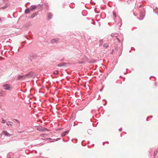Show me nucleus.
<instances>
[{"instance_id":"1","label":"nucleus","mask_w":158,"mask_h":158,"mask_svg":"<svg viewBox=\"0 0 158 158\" xmlns=\"http://www.w3.org/2000/svg\"><path fill=\"white\" fill-rule=\"evenodd\" d=\"M38 57V56L34 52H32L29 54L28 59L31 62H32L33 60H36Z\"/></svg>"},{"instance_id":"2","label":"nucleus","mask_w":158,"mask_h":158,"mask_svg":"<svg viewBox=\"0 0 158 158\" xmlns=\"http://www.w3.org/2000/svg\"><path fill=\"white\" fill-rule=\"evenodd\" d=\"M139 8H140V10L139 9V10H140V16H141L139 18V19L142 20L144 17L145 11L144 8H142L141 5L139 6Z\"/></svg>"},{"instance_id":"3","label":"nucleus","mask_w":158,"mask_h":158,"mask_svg":"<svg viewBox=\"0 0 158 158\" xmlns=\"http://www.w3.org/2000/svg\"><path fill=\"white\" fill-rule=\"evenodd\" d=\"M43 6V4H39L37 5V6L36 5H32L31 6V8L30 10H31V11L34 10L36 9L37 8L39 9L40 10H41L42 9V7Z\"/></svg>"},{"instance_id":"4","label":"nucleus","mask_w":158,"mask_h":158,"mask_svg":"<svg viewBox=\"0 0 158 158\" xmlns=\"http://www.w3.org/2000/svg\"><path fill=\"white\" fill-rule=\"evenodd\" d=\"M25 75V77H26V78L27 77L31 78L33 77H35V74L34 72L31 71L29 72L28 73L26 74Z\"/></svg>"},{"instance_id":"5","label":"nucleus","mask_w":158,"mask_h":158,"mask_svg":"<svg viewBox=\"0 0 158 158\" xmlns=\"http://www.w3.org/2000/svg\"><path fill=\"white\" fill-rule=\"evenodd\" d=\"M114 20L116 23L118 24H119L120 27H121L122 25V20L119 17H118L116 19H114Z\"/></svg>"},{"instance_id":"6","label":"nucleus","mask_w":158,"mask_h":158,"mask_svg":"<svg viewBox=\"0 0 158 158\" xmlns=\"http://www.w3.org/2000/svg\"><path fill=\"white\" fill-rule=\"evenodd\" d=\"M2 87L5 90H10L11 89V88L10 87V85L8 84L3 85Z\"/></svg>"},{"instance_id":"7","label":"nucleus","mask_w":158,"mask_h":158,"mask_svg":"<svg viewBox=\"0 0 158 158\" xmlns=\"http://www.w3.org/2000/svg\"><path fill=\"white\" fill-rule=\"evenodd\" d=\"M59 40L60 39L58 38H54L51 40L50 41V43L52 44L57 43L59 41Z\"/></svg>"},{"instance_id":"8","label":"nucleus","mask_w":158,"mask_h":158,"mask_svg":"<svg viewBox=\"0 0 158 158\" xmlns=\"http://www.w3.org/2000/svg\"><path fill=\"white\" fill-rule=\"evenodd\" d=\"M26 78V77L25 76L19 75L17 77V79L18 80H24Z\"/></svg>"},{"instance_id":"9","label":"nucleus","mask_w":158,"mask_h":158,"mask_svg":"<svg viewBox=\"0 0 158 158\" xmlns=\"http://www.w3.org/2000/svg\"><path fill=\"white\" fill-rule=\"evenodd\" d=\"M50 131V130L49 129H48L46 128L42 127H41V129H40V131Z\"/></svg>"},{"instance_id":"10","label":"nucleus","mask_w":158,"mask_h":158,"mask_svg":"<svg viewBox=\"0 0 158 158\" xmlns=\"http://www.w3.org/2000/svg\"><path fill=\"white\" fill-rule=\"evenodd\" d=\"M47 16L48 19V20H49L52 18V14L51 12L48 13Z\"/></svg>"},{"instance_id":"11","label":"nucleus","mask_w":158,"mask_h":158,"mask_svg":"<svg viewBox=\"0 0 158 158\" xmlns=\"http://www.w3.org/2000/svg\"><path fill=\"white\" fill-rule=\"evenodd\" d=\"M69 130H67V131H64V132L63 133H62L61 134V136L64 137V136H65L66 135H67L69 133Z\"/></svg>"},{"instance_id":"12","label":"nucleus","mask_w":158,"mask_h":158,"mask_svg":"<svg viewBox=\"0 0 158 158\" xmlns=\"http://www.w3.org/2000/svg\"><path fill=\"white\" fill-rule=\"evenodd\" d=\"M41 139L43 140H48V142H54L53 141H52V139L50 138H48L46 139H43L41 138Z\"/></svg>"},{"instance_id":"13","label":"nucleus","mask_w":158,"mask_h":158,"mask_svg":"<svg viewBox=\"0 0 158 158\" xmlns=\"http://www.w3.org/2000/svg\"><path fill=\"white\" fill-rule=\"evenodd\" d=\"M2 133L6 136H10L11 135L8 132H7L6 131H3L2 132Z\"/></svg>"},{"instance_id":"14","label":"nucleus","mask_w":158,"mask_h":158,"mask_svg":"<svg viewBox=\"0 0 158 158\" xmlns=\"http://www.w3.org/2000/svg\"><path fill=\"white\" fill-rule=\"evenodd\" d=\"M29 8H27L25 9V14H27L29 13L31 11V10Z\"/></svg>"},{"instance_id":"15","label":"nucleus","mask_w":158,"mask_h":158,"mask_svg":"<svg viewBox=\"0 0 158 158\" xmlns=\"http://www.w3.org/2000/svg\"><path fill=\"white\" fill-rule=\"evenodd\" d=\"M38 14V12H35V13H34L33 14H32L30 17V18H33L34 17L36 16Z\"/></svg>"},{"instance_id":"16","label":"nucleus","mask_w":158,"mask_h":158,"mask_svg":"<svg viewBox=\"0 0 158 158\" xmlns=\"http://www.w3.org/2000/svg\"><path fill=\"white\" fill-rule=\"evenodd\" d=\"M67 64V63H63L62 64H58L57 65V67H61L65 66Z\"/></svg>"},{"instance_id":"17","label":"nucleus","mask_w":158,"mask_h":158,"mask_svg":"<svg viewBox=\"0 0 158 158\" xmlns=\"http://www.w3.org/2000/svg\"><path fill=\"white\" fill-rule=\"evenodd\" d=\"M44 6H45L47 10H49V6H48V3H44Z\"/></svg>"},{"instance_id":"18","label":"nucleus","mask_w":158,"mask_h":158,"mask_svg":"<svg viewBox=\"0 0 158 158\" xmlns=\"http://www.w3.org/2000/svg\"><path fill=\"white\" fill-rule=\"evenodd\" d=\"M113 16L114 17V19H116V18H118V17H119L118 16H116V13L115 12H114V11H113Z\"/></svg>"},{"instance_id":"19","label":"nucleus","mask_w":158,"mask_h":158,"mask_svg":"<svg viewBox=\"0 0 158 158\" xmlns=\"http://www.w3.org/2000/svg\"><path fill=\"white\" fill-rule=\"evenodd\" d=\"M8 123H6V125L9 127H11L13 123L11 122H8Z\"/></svg>"},{"instance_id":"20","label":"nucleus","mask_w":158,"mask_h":158,"mask_svg":"<svg viewBox=\"0 0 158 158\" xmlns=\"http://www.w3.org/2000/svg\"><path fill=\"white\" fill-rule=\"evenodd\" d=\"M10 5V4L8 2L6 3L5 5L3 7H2V8H6L9 5Z\"/></svg>"},{"instance_id":"21","label":"nucleus","mask_w":158,"mask_h":158,"mask_svg":"<svg viewBox=\"0 0 158 158\" xmlns=\"http://www.w3.org/2000/svg\"><path fill=\"white\" fill-rule=\"evenodd\" d=\"M6 20V18L5 17H0V22H2L5 21Z\"/></svg>"},{"instance_id":"22","label":"nucleus","mask_w":158,"mask_h":158,"mask_svg":"<svg viewBox=\"0 0 158 158\" xmlns=\"http://www.w3.org/2000/svg\"><path fill=\"white\" fill-rule=\"evenodd\" d=\"M111 36L112 37H117L118 36V34L116 33H113L111 34Z\"/></svg>"},{"instance_id":"23","label":"nucleus","mask_w":158,"mask_h":158,"mask_svg":"<svg viewBox=\"0 0 158 158\" xmlns=\"http://www.w3.org/2000/svg\"><path fill=\"white\" fill-rule=\"evenodd\" d=\"M53 73L55 75H56L59 73V71L58 70H56L53 72Z\"/></svg>"},{"instance_id":"24","label":"nucleus","mask_w":158,"mask_h":158,"mask_svg":"<svg viewBox=\"0 0 158 158\" xmlns=\"http://www.w3.org/2000/svg\"><path fill=\"white\" fill-rule=\"evenodd\" d=\"M1 94L2 96H4L6 95V93L4 91H2L1 92Z\"/></svg>"},{"instance_id":"25","label":"nucleus","mask_w":158,"mask_h":158,"mask_svg":"<svg viewBox=\"0 0 158 158\" xmlns=\"http://www.w3.org/2000/svg\"><path fill=\"white\" fill-rule=\"evenodd\" d=\"M124 2H127L128 4H129L131 2V0H124Z\"/></svg>"},{"instance_id":"26","label":"nucleus","mask_w":158,"mask_h":158,"mask_svg":"<svg viewBox=\"0 0 158 158\" xmlns=\"http://www.w3.org/2000/svg\"><path fill=\"white\" fill-rule=\"evenodd\" d=\"M40 136L41 137H45L47 136V134H40Z\"/></svg>"},{"instance_id":"27","label":"nucleus","mask_w":158,"mask_h":158,"mask_svg":"<svg viewBox=\"0 0 158 158\" xmlns=\"http://www.w3.org/2000/svg\"><path fill=\"white\" fill-rule=\"evenodd\" d=\"M99 43H100L99 44V46H101L102 45L103 41H102V40H100L99 41Z\"/></svg>"},{"instance_id":"28","label":"nucleus","mask_w":158,"mask_h":158,"mask_svg":"<svg viewBox=\"0 0 158 158\" xmlns=\"http://www.w3.org/2000/svg\"><path fill=\"white\" fill-rule=\"evenodd\" d=\"M108 47V44H107L105 43L103 45V47L106 48H107Z\"/></svg>"},{"instance_id":"29","label":"nucleus","mask_w":158,"mask_h":158,"mask_svg":"<svg viewBox=\"0 0 158 158\" xmlns=\"http://www.w3.org/2000/svg\"><path fill=\"white\" fill-rule=\"evenodd\" d=\"M153 10L155 13H158V8H157L156 7V9H153Z\"/></svg>"},{"instance_id":"30","label":"nucleus","mask_w":158,"mask_h":158,"mask_svg":"<svg viewBox=\"0 0 158 158\" xmlns=\"http://www.w3.org/2000/svg\"><path fill=\"white\" fill-rule=\"evenodd\" d=\"M133 15L134 16H135L137 18H138V14L137 13H135L134 12H133Z\"/></svg>"},{"instance_id":"31","label":"nucleus","mask_w":158,"mask_h":158,"mask_svg":"<svg viewBox=\"0 0 158 158\" xmlns=\"http://www.w3.org/2000/svg\"><path fill=\"white\" fill-rule=\"evenodd\" d=\"M6 120L2 118V123H6Z\"/></svg>"},{"instance_id":"32","label":"nucleus","mask_w":158,"mask_h":158,"mask_svg":"<svg viewBox=\"0 0 158 158\" xmlns=\"http://www.w3.org/2000/svg\"><path fill=\"white\" fill-rule=\"evenodd\" d=\"M61 139V138H57L56 139H54V140L53 141H57L59 140H60Z\"/></svg>"},{"instance_id":"33","label":"nucleus","mask_w":158,"mask_h":158,"mask_svg":"<svg viewBox=\"0 0 158 158\" xmlns=\"http://www.w3.org/2000/svg\"><path fill=\"white\" fill-rule=\"evenodd\" d=\"M105 143H107V144H108L109 143V142H108V141H106L105 142H103V143H102V144L103 145H104Z\"/></svg>"},{"instance_id":"34","label":"nucleus","mask_w":158,"mask_h":158,"mask_svg":"<svg viewBox=\"0 0 158 158\" xmlns=\"http://www.w3.org/2000/svg\"><path fill=\"white\" fill-rule=\"evenodd\" d=\"M157 151L155 150V151L154 152V156L156 155L157 154Z\"/></svg>"},{"instance_id":"35","label":"nucleus","mask_w":158,"mask_h":158,"mask_svg":"<svg viewBox=\"0 0 158 158\" xmlns=\"http://www.w3.org/2000/svg\"><path fill=\"white\" fill-rule=\"evenodd\" d=\"M14 119L17 122H18V123H19V120H18V119Z\"/></svg>"},{"instance_id":"36","label":"nucleus","mask_w":158,"mask_h":158,"mask_svg":"<svg viewBox=\"0 0 158 158\" xmlns=\"http://www.w3.org/2000/svg\"><path fill=\"white\" fill-rule=\"evenodd\" d=\"M40 129H41V127H37V129L38 130H39L40 131Z\"/></svg>"},{"instance_id":"37","label":"nucleus","mask_w":158,"mask_h":158,"mask_svg":"<svg viewBox=\"0 0 158 158\" xmlns=\"http://www.w3.org/2000/svg\"><path fill=\"white\" fill-rule=\"evenodd\" d=\"M103 100H105V102H106V103L105 104H104V105L105 106V105H106V104L107 103V102L106 100H105V99H104Z\"/></svg>"},{"instance_id":"38","label":"nucleus","mask_w":158,"mask_h":158,"mask_svg":"<svg viewBox=\"0 0 158 158\" xmlns=\"http://www.w3.org/2000/svg\"><path fill=\"white\" fill-rule=\"evenodd\" d=\"M122 128H120L119 129V131L120 132L122 131Z\"/></svg>"},{"instance_id":"39","label":"nucleus","mask_w":158,"mask_h":158,"mask_svg":"<svg viewBox=\"0 0 158 158\" xmlns=\"http://www.w3.org/2000/svg\"><path fill=\"white\" fill-rule=\"evenodd\" d=\"M83 62L82 61V62H79L78 63L79 64H82L83 63Z\"/></svg>"},{"instance_id":"40","label":"nucleus","mask_w":158,"mask_h":158,"mask_svg":"<svg viewBox=\"0 0 158 158\" xmlns=\"http://www.w3.org/2000/svg\"><path fill=\"white\" fill-rule=\"evenodd\" d=\"M91 131V130H90V129L88 130V133H89V132H90Z\"/></svg>"},{"instance_id":"41","label":"nucleus","mask_w":158,"mask_h":158,"mask_svg":"<svg viewBox=\"0 0 158 158\" xmlns=\"http://www.w3.org/2000/svg\"><path fill=\"white\" fill-rule=\"evenodd\" d=\"M3 1H4L5 2H8V0H2Z\"/></svg>"},{"instance_id":"42","label":"nucleus","mask_w":158,"mask_h":158,"mask_svg":"<svg viewBox=\"0 0 158 158\" xmlns=\"http://www.w3.org/2000/svg\"><path fill=\"white\" fill-rule=\"evenodd\" d=\"M10 48H11V49H10V50H12V49H13V47L11 46H10Z\"/></svg>"},{"instance_id":"43","label":"nucleus","mask_w":158,"mask_h":158,"mask_svg":"<svg viewBox=\"0 0 158 158\" xmlns=\"http://www.w3.org/2000/svg\"><path fill=\"white\" fill-rule=\"evenodd\" d=\"M102 89H100L99 90V91H100V92H101V91H102Z\"/></svg>"},{"instance_id":"44","label":"nucleus","mask_w":158,"mask_h":158,"mask_svg":"<svg viewBox=\"0 0 158 158\" xmlns=\"http://www.w3.org/2000/svg\"><path fill=\"white\" fill-rule=\"evenodd\" d=\"M92 3H93L94 5H95V3L94 2H92Z\"/></svg>"},{"instance_id":"45","label":"nucleus","mask_w":158,"mask_h":158,"mask_svg":"<svg viewBox=\"0 0 158 158\" xmlns=\"http://www.w3.org/2000/svg\"><path fill=\"white\" fill-rule=\"evenodd\" d=\"M30 3L29 2H27V3L26 4V5H27L28 4H29Z\"/></svg>"},{"instance_id":"46","label":"nucleus","mask_w":158,"mask_h":158,"mask_svg":"<svg viewBox=\"0 0 158 158\" xmlns=\"http://www.w3.org/2000/svg\"><path fill=\"white\" fill-rule=\"evenodd\" d=\"M95 22H93V23H92V24L94 25L95 24Z\"/></svg>"},{"instance_id":"47","label":"nucleus","mask_w":158,"mask_h":158,"mask_svg":"<svg viewBox=\"0 0 158 158\" xmlns=\"http://www.w3.org/2000/svg\"><path fill=\"white\" fill-rule=\"evenodd\" d=\"M118 40L119 42H120V40L118 38Z\"/></svg>"},{"instance_id":"48","label":"nucleus","mask_w":158,"mask_h":158,"mask_svg":"<svg viewBox=\"0 0 158 158\" xmlns=\"http://www.w3.org/2000/svg\"><path fill=\"white\" fill-rule=\"evenodd\" d=\"M148 118H149V117H148V118H147V119H146V120H147V121H148Z\"/></svg>"},{"instance_id":"49","label":"nucleus","mask_w":158,"mask_h":158,"mask_svg":"<svg viewBox=\"0 0 158 158\" xmlns=\"http://www.w3.org/2000/svg\"><path fill=\"white\" fill-rule=\"evenodd\" d=\"M136 6V7H137V8H138V5H137L136 6Z\"/></svg>"},{"instance_id":"50","label":"nucleus","mask_w":158,"mask_h":158,"mask_svg":"<svg viewBox=\"0 0 158 158\" xmlns=\"http://www.w3.org/2000/svg\"><path fill=\"white\" fill-rule=\"evenodd\" d=\"M63 141H64V142H65V141L64 139H63Z\"/></svg>"},{"instance_id":"51","label":"nucleus","mask_w":158,"mask_h":158,"mask_svg":"<svg viewBox=\"0 0 158 158\" xmlns=\"http://www.w3.org/2000/svg\"><path fill=\"white\" fill-rule=\"evenodd\" d=\"M25 37L26 38V39H27V37L26 36H25Z\"/></svg>"},{"instance_id":"52","label":"nucleus","mask_w":158,"mask_h":158,"mask_svg":"<svg viewBox=\"0 0 158 158\" xmlns=\"http://www.w3.org/2000/svg\"><path fill=\"white\" fill-rule=\"evenodd\" d=\"M126 73H124V74H126Z\"/></svg>"},{"instance_id":"53","label":"nucleus","mask_w":158,"mask_h":158,"mask_svg":"<svg viewBox=\"0 0 158 158\" xmlns=\"http://www.w3.org/2000/svg\"><path fill=\"white\" fill-rule=\"evenodd\" d=\"M153 77V76H151V77Z\"/></svg>"},{"instance_id":"54","label":"nucleus","mask_w":158,"mask_h":158,"mask_svg":"<svg viewBox=\"0 0 158 158\" xmlns=\"http://www.w3.org/2000/svg\"><path fill=\"white\" fill-rule=\"evenodd\" d=\"M131 50H130V51H129V52H131Z\"/></svg>"},{"instance_id":"55","label":"nucleus","mask_w":158,"mask_h":158,"mask_svg":"<svg viewBox=\"0 0 158 158\" xmlns=\"http://www.w3.org/2000/svg\"><path fill=\"white\" fill-rule=\"evenodd\" d=\"M92 21H93V19H92Z\"/></svg>"},{"instance_id":"56","label":"nucleus","mask_w":158,"mask_h":158,"mask_svg":"<svg viewBox=\"0 0 158 158\" xmlns=\"http://www.w3.org/2000/svg\"><path fill=\"white\" fill-rule=\"evenodd\" d=\"M82 142H83V141H82V142H81V144H82Z\"/></svg>"},{"instance_id":"57","label":"nucleus","mask_w":158,"mask_h":158,"mask_svg":"<svg viewBox=\"0 0 158 158\" xmlns=\"http://www.w3.org/2000/svg\"><path fill=\"white\" fill-rule=\"evenodd\" d=\"M151 117L152 118V116H151Z\"/></svg>"},{"instance_id":"58","label":"nucleus","mask_w":158,"mask_h":158,"mask_svg":"<svg viewBox=\"0 0 158 158\" xmlns=\"http://www.w3.org/2000/svg\"><path fill=\"white\" fill-rule=\"evenodd\" d=\"M124 133H125V134H126V132H125Z\"/></svg>"},{"instance_id":"59","label":"nucleus","mask_w":158,"mask_h":158,"mask_svg":"<svg viewBox=\"0 0 158 158\" xmlns=\"http://www.w3.org/2000/svg\"><path fill=\"white\" fill-rule=\"evenodd\" d=\"M120 77H122L121 76H120Z\"/></svg>"}]
</instances>
